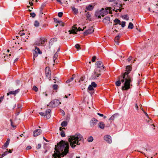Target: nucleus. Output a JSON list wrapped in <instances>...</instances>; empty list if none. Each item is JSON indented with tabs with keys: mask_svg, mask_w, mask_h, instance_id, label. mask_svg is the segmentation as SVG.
<instances>
[{
	"mask_svg": "<svg viewBox=\"0 0 158 158\" xmlns=\"http://www.w3.org/2000/svg\"><path fill=\"white\" fill-rule=\"evenodd\" d=\"M54 153L52 156L54 158H61L69 152V144L68 142L62 140L55 145Z\"/></svg>",
	"mask_w": 158,
	"mask_h": 158,
	"instance_id": "f257e3e1",
	"label": "nucleus"
},
{
	"mask_svg": "<svg viewBox=\"0 0 158 158\" xmlns=\"http://www.w3.org/2000/svg\"><path fill=\"white\" fill-rule=\"evenodd\" d=\"M132 67L131 65H128L126 68L125 72L124 73L123 75V79H121V82H123L125 81L124 84V85L122 87L123 90H127L130 89V84L131 82L132 81V78L128 74L130 73Z\"/></svg>",
	"mask_w": 158,
	"mask_h": 158,
	"instance_id": "f03ea898",
	"label": "nucleus"
},
{
	"mask_svg": "<svg viewBox=\"0 0 158 158\" xmlns=\"http://www.w3.org/2000/svg\"><path fill=\"white\" fill-rule=\"evenodd\" d=\"M84 139L82 136L79 133H77L74 135L70 136L68 139L71 147L74 148L76 145H80L81 142H83Z\"/></svg>",
	"mask_w": 158,
	"mask_h": 158,
	"instance_id": "7ed1b4c3",
	"label": "nucleus"
},
{
	"mask_svg": "<svg viewBox=\"0 0 158 158\" xmlns=\"http://www.w3.org/2000/svg\"><path fill=\"white\" fill-rule=\"evenodd\" d=\"M61 103L60 102V101L58 99H55L51 101L47 106H49L50 107L54 108L57 107Z\"/></svg>",
	"mask_w": 158,
	"mask_h": 158,
	"instance_id": "20e7f679",
	"label": "nucleus"
},
{
	"mask_svg": "<svg viewBox=\"0 0 158 158\" xmlns=\"http://www.w3.org/2000/svg\"><path fill=\"white\" fill-rule=\"evenodd\" d=\"M101 71L98 69H95L91 76V78L94 80L97 79L98 77L101 75Z\"/></svg>",
	"mask_w": 158,
	"mask_h": 158,
	"instance_id": "39448f33",
	"label": "nucleus"
},
{
	"mask_svg": "<svg viewBox=\"0 0 158 158\" xmlns=\"http://www.w3.org/2000/svg\"><path fill=\"white\" fill-rule=\"evenodd\" d=\"M111 7H106L105 9H104L103 8H102L101 10V13H102V16L104 17L105 15L107 14L108 13L110 14H112V12L111 10Z\"/></svg>",
	"mask_w": 158,
	"mask_h": 158,
	"instance_id": "423d86ee",
	"label": "nucleus"
},
{
	"mask_svg": "<svg viewBox=\"0 0 158 158\" xmlns=\"http://www.w3.org/2000/svg\"><path fill=\"white\" fill-rule=\"evenodd\" d=\"M42 53V52L40 50L39 48H37V47H35V49L34 50L33 52V60H35V58L36 57L38 56V54H41Z\"/></svg>",
	"mask_w": 158,
	"mask_h": 158,
	"instance_id": "0eeeda50",
	"label": "nucleus"
},
{
	"mask_svg": "<svg viewBox=\"0 0 158 158\" xmlns=\"http://www.w3.org/2000/svg\"><path fill=\"white\" fill-rule=\"evenodd\" d=\"M96 68L95 69H98L100 71L104 70L105 68L103 66L102 62L101 61H98L96 63Z\"/></svg>",
	"mask_w": 158,
	"mask_h": 158,
	"instance_id": "6e6552de",
	"label": "nucleus"
},
{
	"mask_svg": "<svg viewBox=\"0 0 158 158\" xmlns=\"http://www.w3.org/2000/svg\"><path fill=\"white\" fill-rule=\"evenodd\" d=\"M45 71L47 77L50 80L51 77V73L50 68L48 67H46L45 69Z\"/></svg>",
	"mask_w": 158,
	"mask_h": 158,
	"instance_id": "1a4fd4ad",
	"label": "nucleus"
},
{
	"mask_svg": "<svg viewBox=\"0 0 158 158\" xmlns=\"http://www.w3.org/2000/svg\"><path fill=\"white\" fill-rule=\"evenodd\" d=\"M104 140L107 143H110L112 142L111 136L109 135H106L104 137Z\"/></svg>",
	"mask_w": 158,
	"mask_h": 158,
	"instance_id": "9d476101",
	"label": "nucleus"
},
{
	"mask_svg": "<svg viewBox=\"0 0 158 158\" xmlns=\"http://www.w3.org/2000/svg\"><path fill=\"white\" fill-rule=\"evenodd\" d=\"M94 31V29L92 27H91L88 30L84 32V34L85 35H87L88 34L92 33Z\"/></svg>",
	"mask_w": 158,
	"mask_h": 158,
	"instance_id": "9b49d317",
	"label": "nucleus"
},
{
	"mask_svg": "<svg viewBox=\"0 0 158 158\" xmlns=\"http://www.w3.org/2000/svg\"><path fill=\"white\" fill-rule=\"evenodd\" d=\"M41 133V131L40 129L35 130L33 132V135L34 137H36L39 135Z\"/></svg>",
	"mask_w": 158,
	"mask_h": 158,
	"instance_id": "f8f14e48",
	"label": "nucleus"
},
{
	"mask_svg": "<svg viewBox=\"0 0 158 158\" xmlns=\"http://www.w3.org/2000/svg\"><path fill=\"white\" fill-rule=\"evenodd\" d=\"M98 122V120L94 118H93L90 122V124L91 126L95 125Z\"/></svg>",
	"mask_w": 158,
	"mask_h": 158,
	"instance_id": "ddd939ff",
	"label": "nucleus"
},
{
	"mask_svg": "<svg viewBox=\"0 0 158 158\" xmlns=\"http://www.w3.org/2000/svg\"><path fill=\"white\" fill-rule=\"evenodd\" d=\"M114 22L115 23L114 24V27H116V26H117V24H119L120 26L121 25L120 21L118 19H116L114 20Z\"/></svg>",
	"mask_w": 158,
	"mask_h": 158,
	"instance_id": "4468645a",
	"label": "nucleus"
},
{
	"mask_svg": "<svg viewBox=\"0 0 158 158\" xmlns=\"http://www.w3.org/2000/svg\"><path fill=\"white\" fill-rule=\"evenodd\" d=\"M102 13L101 10H97L96 12L95 15L99 19L101 18V16H102Z\"/></svg>",
	"mask_w": 158,
	"mask_h": 158,
	"instance_id": "2eb2a0df",
	"label": "nucleus"
},
{
	"mask_svg": "<svg viewBox=\"0 0 158 158\" xmlns=\"http://www.w3.org/2000/svg\"><path fill=\"white\" fill-rule=\"evenodd\" d=\"M10 141L9 139H7V140L4 145L2 146V148L4 149L6 148L9 145Z\"/></svg>",
	"mask_w": 158,
	"mask_h": 158,
	"instance_id": "dca6fc26",
	"label": "nucleus"
},
{
	"mask_svg": "<svg viewBox=\"0 0 158 158\" xmlns=\"http://www.w3.org/2000/svg\"><path fill=\"white\" fill-rule=\"evenodd\" d=\"M51 110L50 109H48L46 111L44 116H46L47 118H49L50 117V114L51 112Z\"/></svg>",
	"mask_w": 158,
	"mask_h": 158,
	"instance_id": "f3484780",
	"label": "nucleus"
},
{
	"mask_svg": "<svg viewBox=\"0 0 158 158\" xmlns=\"http://www.w3.org/2000/svg\"><path fill=\"white\" fill-rule=\"evenodd\" d=\"M64 128H62V127H60V130L61 131L60 132V135L62 137H65V135L64 132V129H65Z\"/></svg>",
	"mask_w": 158,
	"mask_h": 158,
	"instance_id": "a211bd4d",
	"label": "nucleus"
},
{
	"mask_svg": "<svg viewBox=\"0 0 158 158\" xmlns=\"http://www.w3.org/2000/svg\"><path fill=\"white\" fill-rule=\"evenodd\" d=\"M110 18L109 17H106L103 20V22L105 23H107L109 22Z\"/></svg>",
	"mask_w": 158,
	"mask_h": 158,
	"instance_id": "6ab92c4d",
	"label": "nucleus"
},
{
	"mask_svg": "<svg viewBox=\"0 0 158 158\" xmlns=\"http://www.w3.org/2000/svg\"><path fill=\"white\" fill-rule=\"evenodd\" d=\"M74 27H75L74 26H73V28L72 30L69 31L70 34H76L77 33L76 31H76V28H74Z\"/></svg>",
	"mask_w": 158,
	"mask_h": 158,
	"instance_id": "aec40b11",
	"label": "nucleus"
},
{
	"mask_svg": "<svg viewBox=\"0 0 158 158\" xmlns=\"http://www.w3.org/2000/svg\"><path fill=\"white\" fill-rule=\"evenodd\" d=\"M99 127L101 129H103L105 127V124L102 122H101L98 124Z\"/></svg>",
	"mask_w": 158,
	"mask_h": 158,
	"instance_id": "412c9836",
	"label": "nucleus"
},
{
	"mask_svg": "<svg viewBox=\"0 0 158 158\" xmlns=\"http://www.w3.org/2000/svg\"><path fill=\"white\" fill-rule=\"evenodd\" d=\"M94 8V7L91 5H89L86 7V9L88 10H91Z\"/></svg>",
	"mask_w": 158,
	"mask_h": 158,
	"instance_id": "4be33fe9",
	"label": "nucleus"
},
{
	"mask_svg": "<svg viewBox=\"0 0 158 158\" xmlns=\"http://www.w3.org/2000/svg\"><path fill=\"white\" fill-rule=\"evenodd\" d=\"M40 42L41 43V44L42 45H44L46 40L45 38H40Z\"/></svg>",
	"mask_w": 158,
	"mask_h": 158,
	"instance_id": "5701e85b",
	"label": "nucleus"
},
{
	"mask_svg": "<svg viewBox=\"0 0 158 158\" xmlns=\"http://www.w3.org/2000/svg\"><path fill=\"white\" fill-rule=\"evenodd\" d=\"M120 37L119 35H118L117 36H116L114 39V41L116 43V44H117L118 45L119 42H118V40L119 39Z\"/></svg>",
	"mask_w": 158,
	"mask_h": 158,
	"instance_id": "b1692460",
	"label": "nucleus"
},
{
	"mask_svg": "<svg viewBox=\"0 0 158 158\" xmlns=\"http://www.w3.org/2000/svg\"><path fill=\"white\" fill-rule=\"evenodd\" d=\"M72 9L74 12V14H77L78 13V10L77 9L75 8L74 7H72Z\"/></svg>",
	"mask_w": 158,
	"mask_h": 158,
	"instance_id": "393cba45",
	"label": "nucleus"
},
{
	"mask_svg": "<svg viewBox=\"0 0 158 158\" xmlns=\"http://www.w3.org/2000/svg\"><path fill=\"white\" fill-rule=\"evenodd\" d=\"M75 76L74 75H73V76H72V77H71V78H70V79H68V80H67L66 81V83H69L70 82L72 81H73V80L74 78V76Z\"/></svg>",
	"mask_w": 158,
	"mask_h": 158,
	"instance_id": "a878e982",
	"label": "nucleus"
},
{
	"mask_svg": "<svg viewBox=\"0 0 158 158\" xmlns=\"http://www.w3.org/2000/svg\"><path fill=\"white\" fill-rule=\"evenodd\" d=\"M34 45L38 46H40L41 45H42L41 44L40 40H39V41H36L34 44Z\"/></svg>",
	"mask_w": 158,
	"mask_h": 158,
	"instance_id": "bb28decb",
	"label": "nucleus"
},
{
	"mask_svg": "<svg viewBox=\"0 0 158 158\" xmlns=\"http://www.w3.org/2000/svg\"><path fill=\"white\" fill-rule=\"evenodd\" d=\"M40 23L37 20L35 21L34 23V25L36 27H38L39 26Z\"/></svg>",
	"mask_w": 158,
	"mask_h": 158,
	"instance_id": "cd10ccee",
	"label": "nucleus"
},
{
	"mask_svg": "<svg viewBox=\"0 0 158 158\" xmlns=\"http://www.w3.org/2000/svg\"><path fill=\"white\" fill-rule=\"evenodd\" d=\"M62 127H66L67 125V123L66 121H63L61 124Z\"/></svg>",
	"mask_w": 158,
	"mask_h": 158,
	"instance_id": "c85d7f7f",
	"label": "nucleus"
},
{
	"mask_svg": "<svg viewBox=\"0 0 158 158\" xmlns=\"http://www.w3.org/2000/svg\"><path fill=\"white\" fill-rule=\"evenodd\" d=\"M133 24L132 23H130L128 26V28L132 29L133 28Z\"/></svg>",
	"mask_w": 158,
	"mask_h": 158,
	"instance_id": "c756f323",
	"label": "nucleus"
},
{
	"mask_svg": "<svg viewBox=\"0 0 158 158\" xmlns=\"http://www.w3.org/2000/svg\"><path fill=\"white\" fill-rule=\"evenodd\" d=\"M86 17L87 19H89L90 20V17H91V15L90 14V13L89 12H87V13L86 14Z\"/></svg>",
	"mask_w": 158,
	"mask_h": 158,
	"instance_id": "7c9ffc66",
	"label": "nucleus"
},
{
	"mask_svg": "<svg viewBox=\"0 0 158 158\" xmlns=\"http://www.w3.org/2000/svg\"><path fill=\"white\" fill-rule=\"evenodd\" d=\"M121 83L120 80L116 81L115 82V84L116 85L118 86H120L121 85Z\"/></svg>",
	"mask_w": 158,
	"mask_h": 158,
	"instance_id": "2f4dec72",
	"label": "nucleus"
},
{
	"mask_svg": "<svg viewBox=\"0 0 158 158\" xmlns=\"http://www.w3.org/2000/svg\"><path fill=\"white\" fill-rule=\"evenodd\" d=\"M123 17L124 19L127 20H128L129 19V16L127 15H125L123 16Z\"/></svg>",
	"mask_w": 158,
	"mask_h": 158,
	"instance_id": "473e14b6",
	"label": "nucleus"
},
{
	"mask_svg": "<svg viewBox=\"0 0 158 158\" xmlns=\"http://www.w3.org/2000/svg\"><path fill=\"white\" fill-rule=\"evenodd\" d=\"M88 89L89 91H94V89L93 87L91 85H90L88 88Z\"/></svg>",
	"mask_w": 158,
	"mask_h": 158,
	"instance_id": "72a5a7b5",
	"label": "nucleus"
},
{
	"mask_svg": "<svg viewBox=\"0 0 158 158\" xmlns=\"http://www.w3.org/2000/svg\"><path fill=\"white\" fill-rule=\"evenodd\" d=\"M93 139V138L92 136H90L88 139V141L89 142H91Z\"/></svg>",
	"mask_w": 158,
	"mask_h": 158,
	"instance_id": "f704fd0d",
	"label": "nucleus"
},
{
	"mask_svg": "<svg viewBox=\"0 0 158 158\" xmlns=\"http://www.w3.org/2000/svg\"><path fill=\"white\" fill-rule=\"evenodd\" d=\"M85 79V77L84 76H82L80 78V80L79 81V82H80L81 81H83L84 79Z\"/></svg>",
	"mask_w": 158,
	"mask_h": 158,
	"instance_id": "c9c22d12",
	"label": "nucleus"
},
{
	"mask_svg": "<svg viewBox=\"0 0 158 158\" xmlns=\"http://www.w3.org/2000/svg\"><path fill=\"white\" fill-rule=\"evenodd\" d=\"M58 88V85L56 84H54L53 86V88L54 90H57Z\"/></svg>",
	"mask_w": 158,
	"mask_h": 158,
	"instance_id": "e433bc0d",
	"label": "nucleus"
},
{
	"mask_svg": "<svg viewBox=\"0 0 158 158\" xmlns=\"http://www.w3.org/2000/svg\"><path fill=\"white\" fill-rule=\"evenodd\" d=\"M57 57H58V55L57 54V53H56L55 54V55H54V56H53V60H54V62H55V60L56 59V58H57Z\"/></svg>",
	"mask_w": 158,
	"mask_h": 158,
	"instance_id": "4c0bfd02",
	"label": "nucleus"
},
{
	"mask_svg": "<svg viewBox=\"0 0 158 158\" xmlns=\"http://www.w3.org/2000/svg\"><path fill=\"white\" fill-rule=\"evenodd\" d=\"M10 94H14L15 95L14 91H11L9 92L7 94V96L9 95Z\"/></svg>",
	"mask_w": 158,
	"mask_h": 158,
	"instance_id": "58836bf2",
	"label": "nucleus"
},
{
	"mask_svg": "<svg viewBox=\"0 0 158 158\" xmlns=\"http://www.w3.org/2000/svg\"><path fill=\"white\" fill-rule=\"evenodd\" d=\"M122 9H120V8L115 9V8H114V9H113V11L115 10L116 12H118V11L119 12L121 11Z\"/></svg>",
	"mask_w": 158,
	"mask_h": 158,
	"instance_id": "ea45409f",
	"label": "nucleus"
},
{
	"mask_svg": "<svg viewBox=\"0 0 158 158\" xmlns=\"http://www.w3.org/2000/svg\"><path fill=\"white\" fill-rule=\"evenodd\" d=\"M91 85L93 87H97V84L94 82H92Z\"/></svg>",
	"mask_w": 158,
	"mask_h": 158,
	"instance_id": "a19ab883",
	"label": "nucleus"
},
{
	"mask_svg": "<svg viewBox=\"0 0 158 158\" xmlns=\"http://www.w3.org/2000/svg\"><path fill=\"white\" fill-rule=\"evenodd\" d=\"M148 119H146V121L148 122L149 124H150L152 123V121L151 119H150L149 118H148Z\"/></svg>",
	"mask_w": 158,
	"mask_h": 158,
	"instance_id": "79ce46f5",
	"label": "nucleus"
},
{
	"mask_svg": "<svg viewBox=\"0 0 158 158\" xmlns=\"http://www.w3.org/2000/svg\"><path fill=\"white\" fill-rule=\"evenodd\" d=\"M34 90L35 92H37V91H38V88H37V87L35 86H34L33 87V88H32Z\"/></svg>",
	"mask_w": 158,
	"mask_h": 158,
	"instance_id": "37998d69",
	"label": "nucleus"
},
{
	"mask_svg": "<svg viewBox=\"0 0 158 158\" xmlns=\"http://www.w3.org/2000/svg\"><path fill=\"white\" fill-rule=\"evenodd\" d=\"M59 25L61 26L64 27V23L62 21H60L58 23Z\"/></svg>",
	"mask_w": 158,
	"mask_h": 158,
	"instance_id": "c03bdc74",
	"label": "nucleus"
},
{
	"mask_svg": "<svg viewBox=\"0 0 158 158\" xmlns=\"http://www.w3.org/2000/svg\"><path fill=\"white\" fill-rule=\"evenodd\" d=\"M30 16L32 18H34L35 16V14L34 13H31L30 14Z\"/></svg>",
	"mask_w": 158,
	"mask_h": 158,
	"instance_id": "a18cd8bd",
	"label": "nucleus"
},
{
	"mask_svg": "<svg viewBox=\"0 0 158 158\" xmlns=\"http://www.w3.org/2000/svg\"><path fill=\"white\" fill-rule=\"evenodd\" d=\"M74 28H76V31H83L85 29V27H84L83 29V30H82L80 27H79L77 29V28L76 27H74Z\"/></svg>",
	"mask_w": 158,
	"mask_h": 158,
	"instance_id": "49530a36",
	"label": "nucleus"
},
{
	"mask_svg": "<svg viewBox=\"0 0 158 158\" xmlns=\"http://www.w3.org/2000/svg\"><path fill=\"white\" fill-rule=\"evenodd\" d=\"M75 48L77 49H81L80 45L78 44H76L75 46Z\"/></svg>",
	"mask_w": 158,
	"mask_h": 158,
	"instance_id": "de8ad7c7",
	"label": "nucleus"
},
{
	"mask_svg": "<svg viewBox=\"0 0 158 158\" xmlns=\"http://www.w3.org/2000/svg\"><path fill=\"white\" fill-rule=\"evenodd\" d=\"M63 15L62 12H60L58 13V15L59 17H62Z\"/></svg>",
	"mask_w": 158,
	"mask_h": 158,
	"instance_id": "09e8293b",
	"label": "nucleus"
},
{
	"mask_svg": "<svg viewBox=\"0 0 158 158\" xmlns=\"http://www.w3.org/2000/svg\"><path fill=\"white\" fill-rule=\"evenodd\" d=\"M126 22H122L121 23V26L122 27H123L125 26Z\"/></svg>",
	"mask_w": 158,
	"mask_h": 158,
	"instance_id": "8fccbe9b",
	"label": "nucleus"
},
{
	"mask_svg": "<svg viewBox=\"0 0 158 158\" xmlns=\"http://www.w3.org/2000/svg\"><path fill=\"white\" fill-rule=\"evenodd\" d=\"M8 153V152H7V151L5 152H4L2 155V157H4V156L6 155Z\"/></svg>",
	"mask_w": 158,
	"mask_h": 158,
	"instance_id": "3c124183",
	"label": "nucleus"
},
{
	"mask_svg": "<svg viewBox=\"0 0 158 158\" xmlns=\"http://www.w3.org/2000/svg\"><path fill=\"white\" fill-rule=\"evenodd\" d=\"M19 35H20V36H22V35H25V33L24 32H23V31H20L19 33Z\"/></svg>",
	"mask_w": 158,
	"mask_h": 158,
	"instance_id": "603ef678",
	"label": "nucleus"
},
{
	"mask_svg": "<svg viewBox=\"0 0 158 158\" xmlns=\"http://www.w3.org/2000/svg\"><path fill=\"white\" fill-rule=\"evenodd\" d=\"M10 121L11 122V126L13 127V128H15L16 127V126L15 125H14L13 124V122H12V120H10Z\"/></svg>",
	"mask_w": 158,
	"mask_h": 158,
	"instance_id": "864d4df0",
	"label": "nucleus"
},
{
	"mask_svg": "<svg viewBox=\"0 0 158 158\" xmlns=\"http://www.w3.org/2000/svg\"><path fill=\"white\" fill-rule=\"evenodd\" d=\"M132 57L131 56H130L127 59V60L128 62H130L132 59Z\"/></svg>",
	"mask_w": 158,
	"mask_h": 158,
	"instance_id": "5fc2aeb1",
	"label": "nucleus"
},
{
	"mask_svg": "<svg viewBox=\"0 0 158 158\" xmlns=\"http://www.w3.org/2000/svg\"><path fill=\"white\" fill-rule=\"evenodd\" d=\"M41 147V145L39 143L38 144L37 146L36 147V148L37 149H40Z\"/></svg>",
	"mask_w": 158,
	"mask_h": 158,
	"instance_id": "6e6d98bb",
	"label": "nucleus"
},
{
	"mask_svg": "<svg viewBox=\"0 0 158 158\" xmlns=\"http://www.w3.org/2000/svg\"><path fill=\"white\" fill-rule=\"evenodd\" d=\"M96 59V56H93L92 57V62H94L95 60Z\"/></svg>",
	"mask_w": 158,
	"mask_h": 158,
	"instance_id": "4d7b16f0",
	"label": "nucleus"
},
{
	"mask_svg": "<svg viewBox=\"0 0 158 158\" xmlns=\"http://www.w3.org/2000/svg\"><path fill=\"white\" fill-rule=\"evenodd\" d=\"M114 115L112 116L109 119V120H114Z\"/></svg>",
	"mask_w": 158,
	"mask_h": 158,
	"instance_id": "13d9d810",
	"label": "nucleus"
},
{
	"mask_svg": "<svg viewBox=\"0 0 158 158\" xmlns=\"http://www.w3.org/2000/svg\"><path fill=\"white\" fill-rule=\"evenodd\" d=\"M54 21L55 23H59L60 21H59V20L56 19H54Z\"/></svg>",
	"mask_w": 158,
	"mask_h": 158,
	"instance_id": "bf43d9fd",
	"label": "nucleus"
},
{
	"mask_svg": "<svg viewBox=\"0 0 158 158\" xmlns=\"http://www.w3.org/2000/svg\"><path fill=\"white\" fill-rule=\"evenodd\" d=\"M14 91L15 95L16 94H17L19 92V89H17Z\"/></svg>",
	"mask_w": 158,
	"mask_h": 158,
	"instance_id": "052dcab7",
	"label": "nucleus"
},
{
	"mask_svg": "<svg viewBox=\"0 0 158 158\" xmlns=\"http://www.w3.org/2000/svg\"><path fill=\"white\" fill-rule=\"evenodd\" d=\"M4 96H1L0 98V102H1L2 100L4 98Z\"/></svg>",
	"mask_w": 158,
	"mask_h": 158,
	"instance_id": "680f3d73",
	"label": "nucleus"
},
{
	"mask_svg": "<svg viewBox=\"0 0 158 158\" xmlns=\"http://www.w3.org/2000/svg\"><path fill=\"white\" fill-rule=\"evenodd\" d=\"M31 148V146H28L27 148H26V149L27 150H29V149H30Z\"/></svg>",
	"mask_w": 158,
	"mask_h": 158,
	"instance_id": "e2e57ef3",
	"label": "nucleus"
},
{
	"mask_svg": "<svg viewBox=\"0 0 158 158\" xmlns=\"http://www.w3.org/2000/svg\"><path fill=\"white\" fill-rule=\"evenodd\" d=\"M39 114H40V115L42 116H44L45 115V114L44 113H43V112H40V113Z\"/></svg>",
	"mask_w": 158,
	"mask_h": 158,
	"instance_id": "0e129e2a",
	"label": "nucleus"
},
{
	"mask_svg": "<svg viewBox=\"0 0 158 158\" xmlns=\"http://www.w3.org/2000/svg\"><path fill=\"white\" fill-rule=\"evenodd\" d=\"M97 114L101 117H103L104 116V115L103 114H100L99 113H98Z\"/></svg>",
	"mask_w": 158,
	"mask_h": 158,
	"instance_id": "69168bd1",
	"label": "nucleus"
},
{
	"mask_svg": "<svg viewBox=\"0 0 158 158\" xmlns=\"http://www.w3.org/2000/svg\"><path fill=\"white\" fill-rule=\"evenodd\" d=\"M135 108H136V109L137 110H138V107L137 104H136V103L135 104Z\"/></svg>",
	"mask_w": 158,
	"mask_h": 158,
	"instance_id": "338daca9",
	"label": "nucleus"
},
{
	"mask_svg": "<svg viewBox=\"0 0 158 158\" xmlns=\"http://www.w3.org/2000/svg\"><path fill=\"white\" fill-rule=\"evenodd\" d=\"M144 114H145V115H146V116L148 118H149V116H148V114H147V113L146 112H144Z\"/></svg>",
	"mask_w": 158,
	"mask_h": 158,
	"instance_id": "774afa93",
	"label": "nucleus"
}]
</instances>
